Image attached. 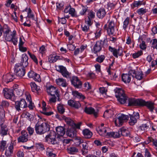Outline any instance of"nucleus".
<instances>
[{"label":"nucleus","mask_w":157,"mask_h":157,"mask_svg":"<svg viewBox=\"0 0 157 157\" xmlns=\"http://www.w3.org/2000/svg\"><path fill=\"white\" fill-rule=\"evenodd\" d=\"M82 148L81 150L82 154L83 155H86L88 152V148L89 145L87 143L84 142L82 143Z\"/></svg>","instance_id":"c756f323"},{"label":"nucleus","mask_w":157,"mask_h":157,"mask_svg":"<svg viewBox=\"0 0 157 157\" xmlns=\"http://www.w3.org/2000/svg\"><path fill=\"white\" fill-rule=\"evenodd\" d=\"M16 93L17 95L20 96L22 95V92L20 89L18 88H14V90H13V93Z\"/></svg>","instance_id":"69168bd1"},{"label":"nucleus","mask_w":157,"mask_h":157,"mask_svg":"<svg viewBox=\"0 0 157 157\" xmlns=\"http://www.w3.org/2000/svg\"><path fill=\"white\" fill-rule=\"evenodd\" d=\"M107 135L109 136H112L114 138H119L120 136V133L119 132V130L118 132H107Z\"/></svg>","instance_id":"f704fd0d"},{"label":"nucleus","mask_w":157,"mask_h":157,"mask_svg":"<svg viewBox=\"0 0 157 157\" xmlns=\"http://www.w3.org/2000/svg\"><path fill=\"white\" fill-rule=\"evenodd\" d=\"M145 4V3L143 2V1H135L132 3L131 6L132 8L133 9L135 7H138L139 6H141L142 4L144 5Z\"/></svg>","instance_id":"ea45409f"},{"label":"nucleus","mask_w":157,"mask_h":157,"mask_svg":"<svg viewBox=\"0 0 157 157\" xmlns=\"http://www.w3.org/2000/svg\"><path fill=\"white\" fill-rule=\"evenodd\" d=\"M22 115L23 117L28 119L30 121L31 120L32 115L30 114L29 113L26 112V113H22Z\"/></svg>","instance_id":"bf43d9fd"},{"label":"nucleus","mask_w":157,"mask_h":157,"mask_svg":"<svg viewBox=\"0 0 157 157\" xmlns=\"http://www.w3.org/2000/svg\"><path fill=\"white\" fill-rule=\"evenodd\" d=\"M139 128L142 131H147L148 129L149 125L147 123L142 124L139 127Z\"/></svg>","instance_id":"49530a36"},{"label":"nucleus","mask_w":157,"mask_h":157,"mask_svg":"<svg viewBox=\"0 0 157 157\" xmlns=\"http://www.w3.org/2000/svg\"><path fill=\"white\" fill-rule=\"evenodd\" d=\"M64 120L68 124L71 126H73V124H74V121L71 118L68 117H65L64 119Z\"/></svg>","instance_id":"3c124183"},{"label":"nucleus","mask_w":157,"mask_h":157,"mask_svg":"<svg viewBox=\"0 0 157 157\" xmlns=\"http://www.w3.org/2000/svg\"><path fill=\"white\" fill-rule=\"evenodd\" d=\"M57 109L59 112L63 114L65 112V109L63 106V105L60 104H59L57 107Z\"/></svg>","instance_id":"79ce46f5"},{"label":"nucleus","mask_w":157,"mask_h":157,"mask_svg":"<svg viewBox=\"0 0 157 157\" xmlns=\"http://www.w3.org/2000/svg\"><path fill=\"white\" fill-rule=\"evenodd\" d=\"M3 81L6 82V83H8L12 81L14 78L13 75L10 73H8L6 75H4L3 76Z\"/></svg>","instance_id":"aec40b11"},{"label":"nucleus","mask_w":157,"mask_h":157,"mask_svg":"<svg viewBox=\"0 0 157 157\" xmlns=\"http://www.w3.org/2000/svg\"><path fill=\"white\" fill-rule=\"evenodd\" d=\"M48 136H46V137H47ZM48 140L52 144H56L57 143V141L55 139V136H54V137H51V135H50L48 136Z\"/></svg>","instance_id":"de8ad7c7"},{"label":"nucleus","mask_w":157,"mask_h":157,"mask_svg":"<svg viewBox=\"0 0 157 157\" xmlns=\"http://www.w3.org/2000/svg\"><path fill=\"white\" fill-rule=\"evenodd\" d=\"M134 77V75H132L129 74H123L121 76L122 80L125 83H129L131 81V77Z\"/></svg>","instance_id":"a211bd4d"},{"label":"nucleus","mask_w":157,"mask_h":157,"mask_svg":"<svg viewBox=\"0 0 157 157\" xmlns=\"http://www.w3.org/2000/svg\"><path fill=\"white\" fill-rule=\"evenodd\" d=\"M28 136L29 135L25 131H22L21 132V135L18 138V142L23 143L27 142L28 140Z\"/></svg>","instance_id":"4468645a"},{"label":"nucleus","mask_w":157,"mask_h":157,"mask_svg":"<svg viewBox=\"0 0 157 157\" xmlns=\"http://www.w3.org/2000/svg\"><path fill=\"white\" fill-rule=\"evenodd\" d=\"M28 57L26 54H24L22 55L21 63L22 66L23 67H26L28 64Z\"/></svg>","instance_id":"4be33fe9"},{"label":"nucleus","mask_w":157,"mask_h":157,"mask_svg":"<svg viewBox=\"0 0 157 157\" xmlns=\"http://www.w3.org/2000/svg\"><path fill=\"white\" fill-rule=\"evenodd\" d=\"M101 29H98L95 33V37L96 39H98L100 36L101 33Z\"/></svg>","instance_id":"774afa93"},{"label":"nucleus","mask_w":157,"mask_h":157,"mask_svg":"<svg viewBox=\"0 0 157 157\" xmlns=\"http://www.w3.org/2000/svg\"><path fill=\"white\" fill-rule=\"evenodd\" d=\"M3 94L5 97L7 99H11L13 95V90L7 88L3 89Z\"/></svg>","instance_id":"f8f14e48"},{"label":"nucleus","mask_w":157,"mask_h":157,"mask_svg":"<svg viewBox=\"0 0 157 157\" xmlns=\"http://www.w3.org/2000/svg\"><path fill=\"white\" fill-rule=\"evenodd\" d=\"M6 141H2L0 145V148L1 150H2V151H3L5 150L6 148Z\"/></svg>","instance_id":"680f3d73"},{"label":"nucleus","mask_w":157,"mask_h":157,"mask_svg":"<svg viewBox=\"0 0 157 157\" xmlns=\"http://www.w3.org/2000/svg\"><path fill=\"white\" fill-rule=\"evenodd\" d=\"M118 117L115 120V124L116 126L119 127L122 125L123 123L128 121L129 117L128 115L123 114H119L118 115Z\"/></svg>","instance_id":"20e7f679"},{"label":"nucleus","mask_w":157,"mask_h":157,"mask_svg":"<svg viewBox=\"0 0 157 157\" xmlns=\"http://www.w3.org/2000/svg\"><path fill=\"white\" fill-rule=\"evenodd\" d=\"M13 35V31L12 33V34H10L9 33L7 34L6 35H3L5 40L7 41H11V40L12 36Z\"/></svg>","instance_id":"c03bdc74"},{"label":"nucleus","mask_w":157,"mask_h":157,"mask_svg":"<svg viewBox=\"0 0 157 157\" xmlns=\"http://www.w3.org/2000/svg\"><path fill=\"white\" fill-rule=\"evenodd\" d=\"M130 118L129 123L130 125H133L136 123L137 119L139 118V114L137 112L134 113L133 115L129 114Z\"/></svg>","instance_id":"9d476101"},{"label":"nucleus","mask_w":157,"mask_h":157,"mask_svg":"<svg viewBox=\"0 0 157 157\" xmlns=\"http://www.w3.org/2000/svg\"><path fill=\"white\" fill-rule=\"evenodd\" d=\"M27 106V104L25 99H22L15 102V107L18 112L21 110L20 108H25Z\"/></svg>","instance_id":"0eeeda50"},{"label":"nucleus","mask_w":157,"mask_h":157,"mask_svg":"<svg viewBox=\"0 0 157 157\" xmlns=\"http://www.w3.org/2000/svg\"><path fill=\"white\" fill-rule=\"evenodd\" d=\"M30 85L33 92L36 93L37 94L39 93V91L40 90V87L38 86L34 82H31Z\"/></svg>","instance_id":"5701e85b"},{"label":"nucleus","mask_w":157,"mask_h":157,"mask_svg":"<svg viewBox=\"0 0 157 157\" xmlns=\"http://www.w3.org/2000/svg\"><path fill=\"white\" fill-rule=\"evenodd\" d=\"M105 58L104 55H101L98 56L96 59V61L99 63H101L103 62Z\"/></svg>","instance_id":"603ef678"},{"label":"nucleus","mask_w":157,"mask_h":157,"mask_svg":"<svg viewBox=\"0 0 157 157\" xmlns=\"http://www.w3.org/2000/svg\"><path fill=\"white\" fill-rule=\"evenodd\" d=\"M47 92L49 94L51 95L52 96H56L57 97V101H60L61 99L59 98V95L57 89L53 86H51L47 88Z\"/></svg>","instance_id":"423d86ee"},{"label":"nucleus","mask_w":157,"mask_h":157,"mask_svg":"<svg viewBox=\"0 0 157 157\" xmlns=\"http://www.w3.org/2000/svg\"><path fill=\"white\" fill-rule=\"evenodd\" d=\"M56 130L57 134L60 136H63L65 134V128L63 127H57L56 128Z\"/></svg>","instance_id":"a878e982"},{"label":"nucleus","mask_w":157,"mask_h":157,"mask_svg":"<svg viewBox=\"0 0 157 157\" xmlns=\"http://www.w3.org/2000/svg\"><path fill=\"white\" fill-rule=\"evenodd\" d=\"M16 31L15 30L13 31V35L11 41L14 45H17V39L16 36Z\"/></svg>","instance_id":"37998d69"},{"label":"nucleus","mask_w":157,"mask_h":157,"mask_svg":"<svg viewBox=\"0 0 157 157\" xmlns=\"http://www.w3.org/2000/svg\"><path fill=\"white\" fill-rule=\"evenodd\" d=\"M109 51L112 53L113 55L116 58H118V56H121L122 55L123 51L121 49L118 48L117 49L113 48L111 46L109 47Z\"/></svg>","instance_id":"1a4fd4ad"},{"label":"nucleus","mask_w":157,"mask_h":157,"mask_svg":"<svg viewBox=\"0 0 157 157\" xmlns=\"http://www.w3.org/2000/svg\"><path fill=\"white\" fill-rule=\"evenodd\" d=\"M96 130L99 134L103 136H107L106 132V128H97Z\"/></svg>","instance_id":"2f4dec72"},{"label":"nucleus","mask_w":157,"mask_h":157,"mask_svg":"<svg viewBox=\"0 0 157 157\" xmlns=\"http://www.w3.org/2000/svg\"><path fill=\"white\" fill-rule=\"evenodd\" d=\"M119 132L122 135L124 136H129L130 132L127 128L122 127L119 129Z\"/></svg>","instance_id":"bb28decb"},{"label":"nucleus","mask_w":157,"mask_h":157,"mask_svg":"<svg viewBox=\"0 0 157 157\" xmlns=\"http://www.w3.org/2000/svg\"><path fill=\"white\" fill-rule=\"evenodd\" d=\"M53 149L48 148L47 149L46 154L48 157H56V154L53 152Z\"/></svg>","instance_id":"72a5a7b5"},{"label":"nucleus","mask_w":157,"mask_h":157,"mask_svg":"<svg viewBox=\"0 0 157 157\" xmlns=\"http://www.w3.org/2000/svg\"><path fill=\"white\" fill-rule=\"evenodd\" d=\"M115 24L113 21H111L109 22L108 27L107 29L108 34L109 36L113 35L115 32Z\"/></svg>","instance_id":"ddd939ff"},{"label":"nucleus","mask_w":157,"mask_h":157,"mask_svg":"<svg viewBox=\"0 0 157 157\" xmlns=\"http://www.w3.org/2000/svg\"><path fill=\"white\" fill-rule=\"evenodd\" d=\"M49 125L46 122L40 124L37 123L35 125V129L36 133L39 135H42L48 131L50 130Z\"/></svg>","instance_id":"f03ea898"},{"label":"nucleus","mask_w":157,"mask_h":157,"mask_svg":"<svg viewBox=\"0 0 157 157\" xmlns=\"http://www.w3.org/2000/svg\"><path fill=\"white\" fill-rule=\"evenodd\" d=\"M25 67L22 66L20 63L16 64L14 66V72L17 76L19 77H22L25 74Z\"/></svg>","instance_id":"39448f33"},{"label":"nucleus","mask_w":157,"mask_h":157,"mask_svg":"<svg viewBox=\"0 0 157 157\" xmlns=\"http://www.w3.org/2000/svg\"><path fill=\"white\" fill-rule=\"evenodd\" d=\"M143 54L142 51H138L137 52H136L132 55L133 57L134 58H136L141 55Z\"/></svg>","instance_id":"6e6d98bb"},{"label":"nucleus","mask_w":157,"mask_h":157,"mask_svg":"<svg viewBox=\"0 0 157 157\" xmlns=\"http://www.w3.org/2000/svg\"><path fill=\"white\" fill-rule=\"evenodd\" d=\"M106 12L104 9H100L97 11V15L100 18H103L105 15Z\"/></svg>","instance_id":"c85d7f7f"},{"label":"nucleus","mask_w":157,"mask_h":157,"mask_svg":"<svg viewBox=\"0 0 157 157\" xmlns=\"http://www.w3.org/2000/svg\"><path fill=\"white\" fill-rule=\"evenodd\" d=\"M68 104L70 106L76 109H78L81 106V104L79 101L71 100L68 101Z\"/></svg>","instance_id":"dca6fc26"},{"label":"nucleus","mask_w":157,"mask_h":157,"mask_svg":"<svg viewBox=\"0 0 157 157\" xmlns=\"http://www.w3.org/2000/svg\"><path fill=\"white\" fill-rule=\"evenodd\" d=\"M56 69L57 71L61 73L63 77L66 78L70 77V74L65 67L63 66H59L56 68Z\"/></svg>","instance_id":"6e6552de"},{"label":"nucleus","mask_w":157,"mask_h":157,"mask_svg":"<svg viewBox=\"0 0 157 157\" xmlns=\"http://www.w3.org/2000/svg\"><path fill=\"white\" fill-rule=\"evenodd\" d=\"M82 10L80 12V14L82 15H84L86 14V12L88 10V7L86 6H82Z\"/></svg>","instance_id":"a18cd8bd"},{"label":"nucleus","mask_w":157,"mask_h":157,"mask_svg":"<svg viewBox=\"0 0 157 157\" xmlns=\"http://www.w3.org/2000/svg\"><path fill=\"white\" fill-rule=\"evenodd\" d=\"M84 111L88 114H93L95 117L97 116V113L95 111L94 109L92 107H86L84 109Z\"/></svg>","instance_id":"412c9836"},{"label":"nucleus","mask_w":157,"mask_h":157,"mask_svg":"<svg viewBox=\"0 0 157 157\" xmlns=\"http://www.w3.org/2000/svg\"><path fill=\"white\" fill-rule=\"evenodd\" d=\"M31 10L30 8H29L28 12L27 17L29 18H32L33 20L34 19V15L33 14L31 13Z\"/></svg>","instance_id":"0e129e2a"},{"label":"nucleus","mask_w":157,"mask_h":157,"mask_svg":"<svg viewBox=\"0 0 157 157\" xmlns=\"http://www.w3.org/2000/svg\"><path fill=\"white\" fill-rule=\"evenodd\" d=\"M69 10V13L70 14L72 17H77L75 9L74 8H71V6Z\"/></svg>","instance_id":"8fccbe9b"},{"label":"nucleus","mask_w":157,"mask_h":157,"mask_svg":"<svg viewBox=\"0 0 157 157\" xmlns=\"http://www.w3.org/2000/svg\"><path fill=\"white\" fill-rule=\"evenodd\" d=\"M143 75L141 72H139L136 74L133 77H135L137 79L140 80L142 78Z\"/></svg>","instance_id":"4d7b16f0"},{"label":"nucleus","mask_w":157,"mask_h":157,"mask_svg":"<svg viewBox=\"0 0 157 157\" xmlns=\"http://www.w3.org/2000/svg\"><path fill=\"white\" fill-rule=\"evenodd\" d=\"M63 57L59 56H49L48 58V61L50 63H53L55 62L58 59H62Z\"/></svg>","instance_id":"cd10ccee"},{"label":"nucleus","mask_w":157,"mask_h":157,"mask_svg":"<svg viewBox=\"0 0 157 157\" xmlns=\"http://www.w3.org/2000/svg\"><path fill=\"white\" fill-rule=\"evenodd\" d=\"M71 82L72 85L76 88H81L82 82L77 76H73L71 79Z\"/></svg>","instance_id":"9b49d317"},{"label":"nucleus","mask_w":157,"mask_h":157,"mask_svg":"<svg viewBox=\"0 0 157 157\" xmlns=\"http://www.w3.org/2000/svg\"><path fill=\"white\" fill-rule=\"evenodd\" d=\"M117 3L116 2H109L107 4L108 6V9L109 10H111L112 9H113L116 5Z\"/></svg>","instance_id":"09e8293b"},{"label":"nucleus","mask_w":157,"mask_h":157,"mask_svg":"<svg viewBox=\"0 0 157 157\" xmlns=\"http://www.w3.org/2000/svg\"><path fill=\"white\" fill-rule=\"evenodd\" d=\"M5 117V111L3 107L0 105V121L1 122L4 121V118Z\"/></svg>","instance_id":"4c0bfd02"},{"label":"nucleus","mask_w":157,"mask_h":157,"mask_svg":"<svg viewBox=\"0 0 157 157\" xmlns=\"http://www.w3.org/2000/svg\"><path fill=\"white\" fill-rule=\"evenodd\" d=\"M57 84L60 86L65 87L67 86V83L65 80L62 78H59L56 80Z\"/></svg>","instance_id":"393cba45"},{"label":"nucleus","mask_w":157,"mask_h":157,"mask_svg":"<svg viewBox=\"0 0 157 157\" xmlns=\"http://www.w3.org/2000/svg\"><path fill=\"white\" fill-rule=\"evenodd\" d=\"M81 27L82 31L85 32H88L90 30L89 25H84L83 26L82 25L81 26Z\"/></svg>","instance_id":"e2e57ef3"},{"label":"nucleus","mask_w":157,"mask_h":157,"mask_svg":"<svg viewBox=\"0 0 157 157\" xmlns=\"http://www.w3.org/2000/svg\"><path fill=\"white\" fill-rule=\"evenodd\" d=\"M82 133L85 138L87 139L91 138L93 135L92 132L88 129L83 130Z\"/></svg>","instance_id":"7c9ffc66"},{"label":"nucleus","mask_w":157,"mask_h":157,"mask_svg":"<svg viewBox=\"0 0 157 157\" xmlns=\"http://www.w3.org/2000/svg\"><path fill=\"white\" fill-rule=\"evenodd\" d=\"M28 54L30 56L31 58L36 63H38L37 59L36 56L32 54L29 52L28 51Z\"/></svg>","instance_id":"5fc2aeb1"},{"label":"nucleus","mask_w":157,"mask_h":157,"mask_svg":"<svg viewBox=\"0 0 157 157\" xmlns=\"http://www.w3.org/2000/svg\"><path fill=\"white\" fill-rule=\"evenodd\" d=\"M154 103L151 101H145L141 99L130 98L128 99V105L145 106L151 112L154 108Z\"/></svg>","instance_id":"f257e3e1"},{"label":"nucleus","mask_w":157,"mask_h":157,"mask_svg":"<svg viewBox=\"0 0 157 157\" xmlns=\"http://www.w3.org/2000/svg\"><path fill=\"white\" fill-rule=\"evenodd\" d=\"M63 2H57L56 3V6L57 10H60L62 9L64 6Z\"/></svg>","instance_id":"13d9d810"},{"label":"nucleus","mask_w":157,"mask_h":157,"mask_svg":"<svg viewBox=\"0 0 157 157\" xmlns=\"http://www.w3.org/2000/svg\"><path fill=\"white\" fill-rule=\"evenodd\" d=\"M85 21L86 23L89 26L91 25L92 24V19L88 17L85 19Z\"/></svg>","instance_id":"338daca9"},{"label":"nucleus","mask_w":157,"mask_h":157,"mask_svg":"<svg viewBox=\"0 0 157 157\" xmlns=\"http://www.w3.org/2000/svg\"><path fill=\"white\" fill-rule=\"evenodd\" d=\"M137 12L140 15H143L146 12V10L143 8H140L137 10Z\"/></svg>","instance_id":"864d4df0"},{"label":"nucleus","mask_w":157,"mask_h":157,"mask_svg":"<svg viewBox=\"0 0 157 157\" xmlns=\"http://www.w3.org/2000/svg\"><path fill=\"white\" fill-rule=\"evenodd\" d=\"M72 94L75 98H77L81 100H83L85 98L83 95L77 91H73Z\"/></svg>","instance_id":"473e14b6"},{"label":"nucleus","mask_w":157,"mask_h":157,"mask_svg":"<svg viewBox=\"0 0 157 157\" xmlns=\"http://www.w3.org/2000/svg\"><path fill=\"white\" fill-rule=\"evenodd\" d=\"M67 153L70 154H76L79 151L78 149L75 146L68 147L67 148Z\"/></svg>","instance_id":"6ab92c4d"},{"label":"nucleus","mask_w":157,"mask_h":157,"mask_svg":"<svg viewBox=\"0 0 157 157\" xmlns=\"http://www.w3.org/2000/svg\"><path fill=\"white\" fill-rule=\"evenodd\" d=\"M113 114V111L111 109L106 110L104 113L103 116L107 118L111 117Z\"/></svg>","instance_id":"e433bc0d"},{"label":"nucleus","mask_w":157,"mask_h":157,"mask_svg":"<svg viewBox=\"0 0 157 157\" xmlns=\"http://www.w3.org/2000/svg\"><path fill=\"white\" fill-rule=\"evenodd\" d=\"M0 122L1 123L0 124V134L2 136L6 135L8 134L9 129L7 126L3 123L4 121L2 122H1V121H0Z\"/></svg>","instance_id":"f3484780"},{"label":"nucleus","mask_w":157,"mask_h":157,"mask_svg":"<svg viewBox=\"0 0 157 157\" xmlns=\"http://www.w3.org/2000/svg\"><path fill=\"white\" fill-rule=\"evenodd\" d=\"M13 146L10 145L8 148V149H6V151L5 154L7 157H9L11 156L13 152Z\"/></svg>","instance_id":"c9c22d12"},{"label":"nucleus","mask_w":157,"mask_h":157,"mask_svg":"<svg viewBox=\"0 0 157 157\" xmlns=\"http://www.w3.org/2000/svg\"><path fill=\"white\" fill-rule=\"evenodd\" d=\"M76 132L74 128H71L68 129L66 132L67 135L71 137H73L76 135Z\"/></svg>","instance_id":"b1692460"},{"label":"nucleus","mask_w":157,"mask_h":157,"mask_svg":"<svg viewBox=\"0 0 157 157\" xmlns=\"http://www.w3.org/2000/svg\"><path fill=\"white\" fill-rule=\"evenodd\" d=\"M115 96L118 101L121 104H124L128 99V97L123 90L120 88H116L115 90Z\"/></svg>","instance_id":"7ed1b4c3"},{"label":"nucleus","mask_w":157,"mask_h":157,"mask_svg":"<svg viewBox=\"0 0 157 157\" xmlns=\"http://www.w3.org/2000/svg\"><path fill=\"white\" fill-rule=\"evenodd\" d=\"M103 45V42L102 40L97 41L94 44L93 50L95 53L99 52L101 49Z\"/></svg>","instance_id":"2eb2a0df"},{"label":"nucleus","mask_w":157,"mask_h":157,"mask_svg":"<svg viewBox=\"0 0 157 157\" xmlns=\"http://www.w3.org/2000/svg\"><path fill=\"white\" fill-rule=\"evenodd\" d=\"M129 17H128L124 21L123 27L124 29L125 30H126L128 26L129 23Z\"/></svg>","instance_id":"a19ab883"},{"label":"nucleus","mask_w":157,"mask_h":157,"mask_svg":"<svg viewBox=\"0 0 157 157\" xmlns=\"http://www.w3.org/2000/svg\"><path fill=\"white\" fill-rule=\"evenodd\" d=\"M2 28L3 33V35L9 33L10 32L11 33L10 28L7 25H5L3 27L2 26Z\"/></svg>","instance_id":"58836bf2"},{"label":"nucleus","mask_w":157,"mask_h":157,"mask_svg":"<svg viewBox=\"0 0 157 157\" xmlns=\"http://www.w3.org/2000/svg\"><path fill=\"white\" fill-rule=\"evenodd\" d=\"M88 15L87 17L92 19L94 18L95 16V13L92 10H90L88 12Z\"/></svg>","instance_id":"052dcab7"}]
</instances>
